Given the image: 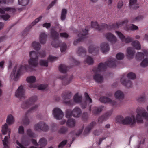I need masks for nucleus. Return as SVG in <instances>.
I'll return each mask as SVG.
<instances>
[{"label":"nucleus","mask_w":148,"mask_h":148,"mask_svg":"<svg viewBox=\"0 0 148 148\" xmlns=\"http://www.w3.org/2000/svg\"><path fill=\"white\" fill-rule=\"evenodd\" d=\"M99 49V47L97 46H90L88 48V52L89 53H93L94 54L98 52Z\"/></svg>","instance_id":"bb28decb"},{"label":"nucleus","mask_w":148,"mask_h":148,"mask_svg":"<svg viewBox=\"0 0 148 148\" xmlns=\"http://www.w3.org/2000/svg\"><path fill=\"white\" fill-rule=\"evenodd\" d=\"M145 56H148V50H144L143 51V52H138L136 55V58L137 59L144 58Z\"/></svg>","instance_id":"aec40b11"},{"label":"nucleus","mask_w":148,"mask_h":148,"mask_svg":"<svg viewBox=\"0 0 148 148\" xmlns=\"http://www.w3.org/2000/svg\"><path fill=\"white\" fill-rule=\"evenodd\" d=\"M130 5L132 8L136 9L139 7L137 0H130Z\"/></svg>","instance_id":"7c9ffc66"},{"label":"nucleus","mask_w":148,"mask_h":148,"mask_svg":"<svg viewBox=\"0 0 148 148\" xmlns=\"http://www.w3.org/2000/svg\"><path fill=\"white\" fill-rule=\"evenodd\" d=\"M31 46L36 50H39L41 47V45L39 43L36 41H34L32 43Z\"/></svg>","instance_id":"4c0bfd02"},{"label":"nucleus","mask_w":148,"mask_h":148,"mask_svg":"<svg viewBox=\"0 0 148 148\" xmlns=\"http://www.w3.org/2000/svg\"><path fill=\"white\" fill-rule=\"evenodd\" d=\"M15 11V9L13 8L10 7H6L3 9H2L0 8V13L3 14L5 12L11 14L13 13Z\"/></svg>","instance_id":"412c9836"},{"label":"nucleus","mask_w":148,"mask_h":148,"mask_svg":"<svg viewBox=\"0 0 148 148\" xmlns=\"http://www.w3.org/2000/svg\"><path fill=\"white\" fill-rule=\"evenodd\" d=\"M67 141L66 140H64L59 145L58 147H61L64 146L67 143Z\"/></svg>","instance_id":"774afa93"},{"label":"nucleus","mask_w":148,"mask_h":148,"mask_svg":"<svg viewBox=\"0 0 148 148\" xmlns=\"http://www.w3.org/2000/svg\"><path fill=\"white\" fill-rule=\"evenodd\" d=\"M29 0H18L19 4L23 6H25L28 3Z\"/></svg>","instance_id":"3c124183"},{"label":"nucleus","mask_w":148,"mask_h":148,"mask_svg":"<svg viewBox=\"0 0 148 148\" xmlns=\"http://www.w3.org/2000/svg\"><path fill=\"white\" fill-rule=\"evenodd\" d=\"M107 119L105 116L104 115H103L100 117L98 119V121L99 122L101 123L103 122V121Z\"/></svg>","instance_id":"052dcab7"},{"label":"nucleus","mask_w":148,"mask_h":148,"mask_svg":"<svg viewBox=\"0 0 148 148\" xmlns=\"http://www.w3.org/2000/svg\"><path fill=\"white\" fill-rule=\"evenodd\" d=\"M31 141L35 146H38L39 145L41 147L46 146L47 144V140L43 138H41L39 140L38 143L36 140L33 139H26L25 137H23L21 139V143L26 146L29 145L30 144Z\"/></svg>","instance_id":"7ed1b4c3"},{"label":"nucleus","mask_w":148,"mask_h":148,"mask_svg":"<svg viewBox=\"0 0 148 148\" xmlns=\"http://www.w3.org/2000/svg\"><path fill=\"white\" fill-rule=\"evenodd\" d=\"M124 54L121 53H118L116 56V59L119 60L123 59L124 58Z\"/></svg>","instance_id":"603ef678"},{"label":"nucleus","mask_w":148,"mask_h":148,"mask_svg":"<svg viewBox=\"0 0 148 148\" xmlns=\"http://www.w3.org/2000/svg\"><path fill=\"white\" fill-rule=\"evenodd\" d=\"M82 114L81 109L78 107H75L72 111L70 110H66V116L69 118L72 116L78 118Z\"/></svg>","instance_id":"423d86ee"},{"label":"nucleus","mask_w":148,"mask_h":148,"mask_svg":"<svg viewBox=\"0 0 148 148\" xmlns=\"http://www.w3.org/2000/svg\"><path fill=\"white\" fill-rule=\"evenodd\" d=\"M72 96V94L69 92L63 93L62 95V97L63 99V102L66 104L73 105L72 100H69Z\"/></svg>","instance_id":"9d476101"},{"label":"nucleus","mask_w":148,"mask_h":148,"mask_svg":"<svg viewBox=\"0 0 148 148\" xmlns=\"http://www.w3.org/2000/svg\"><path fill=\"white\" fill-rule=\"evenodd\" d=\"M42 18V16H40L39 18L35 19V20L32 22V25L34 26L35 25L41 20Z\"/></svg>","instance_id":"13d9d810"},{"label":"nucleus","mask_w":148,"mask_h":148,"mask_svg":"<svg viewBox=\"0 0 148 148\" xmlns=\"http://www.w3.org/2000/svg\"><path fill=\"white\" fill-rule=\"evenodd\" d=\"M45 123L43 122L38 123L34 126V129L37 131L42 130L43 131V128L45 126Z\"/></svg>","instance_id":"a878e982"},{"label":"nucleus","mask_w":148,"mask_h":148,"mask_svg":"<svg viewBox=\"0 0 148 148\" xmlns=\"http://www.w3.org/2000/svg\"><path fill=\"white\" fill-rule=\"evenodd\" d=\"M18 131L19 134H23L24 133V129L22 126H20L18 128Z\"/></svg>","instance_id":"e2e57ef3"},{"label":"nucleus","mask_w":148,"mask_h":148,"mask_svg":"<svg viewBox=\"0 0 148 148\" xmlns=\"http://www.w3.org/2000/svg\"><path fill=\"white\" fill-rule=\"evenodd\" d=\"M95 124L96 123L95 122H93L91 123L87 127L85 130L84 132L85 134H88Z\"/></svg>","instance_id":"473e14b6"},{"label":"nucleus","mask_w":148,"mask_h":148,"mask_svg":"<svg viewBox=\"0 0 148 148\" xmlns=\"http://www.w3.org/2000/svg\"><path fill=\"white\" fill-rule=\"evenodd\" d=\"M82 34H79L78 35V37H79L78 40H75L74 42V44L75 45H77L78 43L81 42L83 39L86 37L85 36L88 34V31L87 30H82Z\"/></svg>","instance_id":"2eb2a0df"},{"label":"nucleus","mask_w":148,"mask_h":148,"mask_svg":"<svg viewBox=\"0 0 148 148\" xmlns=\"http://www.w3.org/2000/svg\"><path fill=\"white\" fill-rule=\"evenodd\" d=\"M131 45L137 50L140 49L141 48V46L140 42L137 40L133 41L131 43Z\"/></svg>","instance_id":"c756f323"},{"label":"nucleus","mask_w":148,"mask_h":148,"mask_svg":"<svg viewBox=\"0 0 148 148\" xmlns=\"http://www.w3.org/2000/svg\"><path fill=\"white\" fill-rule=\"evenodd\" d=\"M66 44L63 43L60 46V50L61 52H63L65 51L66 49Z\"/></svg>","instance_id":"4d7b16f0"},{"label":"nucleus","mask_w":148,"mask_h":148,"mask_svg":"<svg viewBox=\"0 0 148 148\" xmlns=\"http://www.w3.org/2000/svg\"><path fill=\"white\" fill-rule=\"evenodd\" d=\"M57 59V58L55 57L54 56H53L51 55H50L49 56V57L48 58V60L52 61L54 60H56Z\"/></svg>","instance_id":"0e129e2a"},{"label":"nucleus","mask_w":148,"mask_h":148,"mask_svg":"<svg viewBox=\"0 0 148 148\" xmlns=\"http://www.w3.org/2000/svg\"><path fill=\"white\" fill-rule=\"evenodd\" d=\"M27 134L30 137H34L35 136V134L32 132L30 130H27Z\"/></svg>","instance_id":"bf43d9fd"},{"label":"nucleus","mask_w":148,"mask_h":148,"mask_svg":"<svg viewBox=\"0 0 148 148\" xmlns=\"http://www.w3.org/2000/svg\"><path fill=\"white\" fill-rule=\"evenodd\" d=\"M67 13V10L65 9L62 10L61 12V19L62 20H64L65 19L66 15Z\"/></svg>","instance_id":"a18cd8bd"},{"label":"nucleus","mask_w":148,"mask_h":148,"mask_svg":"<svg viewBox=\"0 0 148 148\" xmlns=\"http://www.w3.org/2000/svg\"><path fill=\"white\" fill-rule=\"evenodd\" d=\"M2 134H6L8 132V135L5 136L4 138L2 140L3 144V148H9V139L10 138V134L11 132V130L10 128H8V125L7 123H5L2 127Z\"/></svg>","instance_id":"20e7f679"},{"label":"nucleus","mask_w":148,"mask_h":148,"mask_svg":"<svg viewBox=\"0 0 148 148\" xmlns=\"http://www.w3.org/2000/svg\"><path fill=\"white\" fill-rule=\"evenodd\" d=\"M60 36L61 37L67 38L68 37L69 35L66 33H62L60 34Z\"/></svg>","instance_id":"69168bd1"},{"label":"nucleus","mask_w":148,"mask_h":148,"mask_svg":"<svg viewBox=\"0 0 148 148\" xmlns=\"http://www.w3.org/2000/svg\"><path fill=\"white\" fill-rule=\"evenodd\" d=\"M127 56L129 59L133 57L135 51L134 49L131 47H128L127 49Z\"/></svg>","instance_id":"5701e85b"},{"label":"nucleus","mask_w":148,"mask_h":148,"mask_svg":"<svg viewBox=\"0 0 148 148\" xmlns=\"http://www.w3.org/2000/svg\"><path fill=\"white\" fill-rule=\"evenodd\" d=\"M67 131V129L65 127H62L60 128L59 130V133L61 134L65 133Z\"/></svg>","instance_id":"6e6d98bb"},{"label":"nucleus","mask_w":148,"mask_h":148,"mask_svg":"<svg viewBox=\"0 0 148 148\" xmlns=\"http://www.w3.org/2000/svg\"><path fill=\"white\" fill-rule=\"evenodd\" d=\"M127 77L130 79H134L136 78V75L135 73L133 72H130L127 75Z\"/></svg>","instance_id":"8fccbe9b"},{"label":"nucleus","mask_w":148,"mask_h":148,"mask_svg":"<svg viewBox=\"0 0 148 148\" xmlns=\"http://www.w3.org/2000/svg\"><path fill=\"white\" fill-rule=\"evenodd\" d=\"M115 64V61L113 60L108 61L104 64H100L97 67L93 69L94 73L93 75L94 79L97 83H101L103 81V77L101 74V72L104 71L107 66L114 67Z\"/></svg>","instance_id":"f257e3e1"},{"label":"nucleus","mask_w":148,"mask_h":148,"mask_svg":"<svg viewBox=\"0 0 148 148\" xmlns=\"http://www.w3.org/2000/svg\"><path fill=\"white\" fill-rule=\"evenodd\" d=\"M51 25L50 23H44L43 25V27H46L47 28H49L51 26Z\"/></svg>","instance_id":"338daca9"},{"label":"nucleus","mask_w":148,"mask_h":148,"mask_svg":"<svg viewBox=\"0 0 148 148\" xmlns=\"http://www.w3.org/2000/svg\"><path fill=\"white\" fill-rule=\"evenodd\" d=\"M103 107L101 106L99 107H96L94 108L93 110V112L95 114H97L99 112H100L102 110Z\"/></svg>","instance_id":"c03bdc74"},{"label":"nucleus","mask_w":148,"mask_h":148,"mask_svg":"<svg viewBox=\"0 0 148 148\" xmlns=\"http://www.w3.org/2000/svg\"><path fill=\"white\" fill-rule=\"evenodd\" d=\"M28 62L29 65L32 67H36L38 64V59H29Z\"/></svg>","instance_id":"b1692460"},{"label":"nucleus","mask_w":148,"mask_h":148,"mask_svg":"<svg viewBox=\"0 0 148 148\" xmlns=\"http://www.w3.org/2000/svg\"><path fill=\"white\" fill-rule=\"evenodd\" d=\"M51 37L53 39L52 42V46L54 47H58L60 43L58 40L59 34L56 31L53 29H51Z\"/></svg>","instance_id":"0eeeda50"},{"label":"nucleus","mask_w":148,"mask_h":148,"mask_svg":"<svg viewBox=\"0 0 148 148\" xmlns=\"http://www.w3.org/2000/svg\"><path fill=\"white\" fill-rule=\"evenodd\" d=\"M114 97L117 99L119 100H122L124 99V95L122 91L117 90L114 94Z\"/></svg>","instance_id":"6ab92c4d"},{"label":"nucleus","mask_w":148,"mask_h":148,"mask_svg":"<svg viewBox=\"0 0 148 148\" xmlns=\"http://www.w3.org/2000/svg\"><path fill=\"white\" fill-rule=\"evenodd\" d=\"M23 124L25 125H27L29 124V121L28 117L27 116H25L23 119Z\"/></svg>","instance_id":"09e8293b"},{"label":"nucleus","mask_w":148,"mask_h":148,"mask_svg":"<svg viewBox=\"0 0 148 148\" xmlns=\"http://www.w3.org/2000/svg\"><path fill=\"white\" fill-rule=\"evenodd\" d=\"M99 49L103 53H106L110 49L109 45L107 42H102L100 44Z\"/></svg>","instance_id":"a211bd4d"},{"label":"nucleus","mask_w":148,"mask_h":148,"mask_svg":"<svg viewBox=\"0 0 148 148\" xmlns=\"http://www.w3.org/2000/svg\"><path fill=\"white\" fill-rule=\"evenodd\" d=\"M99 100L102 103H108L113 106L117 107L119 106L116 101L112 100L110 99L105 97H101Z\"/></svg>","instance_id":"4468645a"},{"label":"nucleus","mask_w":148,"mask_h":148,"mask_svg":"<svg viewBox=\"0 0 148 148\" xmlns=\"http://www.w3.org/2000/svg\"><path fill=\"white\" fill-rule=\"evenodd\" d=\"M140 66L143 67H145L148 66V58L144 59L140 64Z\"/></svg>","instance_id":"37998d69"},{"label":"nucleus","mask_w":148,"mask_h":148,"mask_svg":"<svg viewBox=\"0 0 148 148\" xmlns=\"http://www.w3.org/2000/svg\"><path fill=\"white\" fill-rule=\"evenodd\" d=\"M73 78V77H71V78L63 80L62 81V84L64 85H66L69 84L72 80Z\"/></svg>","instance_id":"864d4df0"},{"label":"nucleus","mask_w":148,"mask_h":148,"mask_svg":"<svg viewBox=\"0 0 148 148\" xmlns=\"http://www.w3.org/2000/svg\"><path fill=\"white\" fill-rule=\"evenodd\" d=\"M116 33L121 42L123 43H128L131 42L132 40V37L130 36L125 37L123 34L119 31H116Z\"/></svg>","instance_id":"6e6552de"},{"label":"nucleus","mask_w":148,"mask_h":148,"mask_svg":"<svg viewBox=\"0 0 148 148\" xmlns=\"http://www.w3.org/2000/svg\"><path fill=\"white\" fill-rule=\"evenodd\" d=\"M120 81L122 84L127 88L131 87L132 86V83L130 80L126 81V77L124 76H122L120 79Z\"/></svg>","instance_id":"dca6fc26"},{"label":"nucleus","mask_w":148,"mask_h":148,"mask_svg":"<svg viewBox=\"0 0 148 148\" xmlns=\"http://www.w3.org/2000/svg\"><path fill=\"white\" fill-rule=\"evenodd\" d=\"M40 65L42 66L47 67L48 66V61L45 60H41L39 61Z\"/></svg>","instance_id":"49530a36"},{"label":"nucleus","mask_w":148,"mask_h":148,"mask_svg":"<svg viewBox=\"0 0 148 148\" xmlns=\"http://www.w3.org/2000/svg\"><path fill=\"white\" fill-rule=\"evenodd\" d=\"M53 116L56 119L59 120L62 119L63 116V113L59 108H56L52 110Z\"/></svg>","instance_id":"9b49d317"},{"label":"nucleus","mask_w":148,"mask_h":148,"mask_svg":"<svg viewBox=\"0 0 148 148\" xmlns=\"http://www.w3.org/2000/svg\"><path fill=\"white\" fill-rule=\"evenodd\" d=\"M128 22V20L127 18H125L123 20L121 21L116 23L115 27L116 28H118L123 25L124 24H127Z\"/></svg>","instance_id":"c9c22d12"},{"label":"nucleus","mask_w":148,"mask_h":148,"mask_svg":"<svg viewBox=\"0 0 148 148\" xmlns=\"http://www.w3.org/2000/svg\"><path fill=\"white\" fill-rule=\"evenodd\" d=\"M82 100V96L78 94H76L73 97V101L72 102L73 103V104L75 103H79Z\"/></svg>","instance_id":"c85d7f7f"},{"label":"nucleus","mask_w":148,"mask_h":148,"mask_svg":"<svg viewBox=\"0 0 148 148\" xmlns=\"http://www.w3.org/2000/svg\"><path fill=\"white\" fill-rule=\"evenodd\" d=\"M37 99V97L34 96L31 97L29 99L23 103L21 105V107L22 108H25L29 107L30 105L36 101Z\"/></svg>","instance_id":"ddd939ff"},{"label":"nucleus","mask_w":148,"mask_h":148,"mask_svg":"<svg viewBox=\"0 0 148 148\" xmlns=\"http://www.w3.org/2000/svg\"><path fill=\"white\" fill-rule=\"evenodd\" d=\"M60 71L63 73H65L67 71V68L64 64H61L59 67Z\"/></svg>","instance_id":"79ce46f5"},{"label":"nucleus","mask_w":148,"mask_h":148,"mask_svg":"<svg viewBox=\"0 0 148 148\" xmlns=\"http://www.w3.org/2000/svg\"><path fill=\"white\" fill-rule=\"evenodd\" d=\"M27 82L33 85L34 84H32L35 82L36 81V78L34 76H30L28 77L26 79Z\"/></svg>","instance_id":"58836bf2"},{"label":"nucleus","mask_w":148,"mask_h":148,"mask_svg":"<svg viewBox=\"0 0 148 148\" xmlns=\"http://www.w3.org/2000/svg\"><path fill=\"white\" fill-rule=\"evenodd\" d=\"M29 69L27 64L24 63L16 65L10 75V78L15 81L18 80L22 72L27 71Z\"/></svg>","instance_id":"f03ea898"},{"label":"nucleus","mask_w":148,"mask_h":148,"mask_svg":"<svg viewBox=\"0 0 148 148\" xmlns=\"http://www.w3.org/2000/svg\"><path fill=\"white\" fill-rule=\"evenodd\" d=\"M39 55L42 57H43L45 56V52H43L42 54H41L40 53H37L35 51H31L29 52L30 59H38V56H39Z\"/></svg>","instance_id":"f3484780"},{"label":"nucleus","mask_w":148,"mask_h":148,"mask_svg":"<svg viewBox=\"0 0 148 148\" xmlns=\"http://www.w3.org/2000/svg\"><path fill=\"white\" fill-rule=\"evenodd\" d=\"M85 97L86 100L87 102L88 103H91L92 102V101L90 97L88 94L87 93L85 94Z\"/></svg>","instance_id":"5fc2aeb1"},{"label":"nucleus","mask_w":148,"mask_h":148,"mask_svg":"<svg viewBox=\"0 0 148 148\" xmlns=\"http://www.w3.org/2000/svg\"><path fill=\"white\" fill-rule=\"evenodd\" d=\"M47 35L44 32L40 34L39 36V41L42 44L45 43L47 38Z\"/></svg>","instance_id":"4be33fe9"},{"label":"nucleus","mask_w":148,"mask_h":148,"mask_svg":"<svg viewBox=\"0 0 148 148\" xmlns=\"http://www.w3.org/2000/svg\"><path fill=\"white\" fill-rule=\"evenodd\" d=\"M84 62L87 64L91 65L93 63L94 60L92 57L87 56L84 60Z\"/></svg>","instance_id":"e433bc0d"},{"label":"nucleus","mask_w":148,"mask_h":148,"mask_svg":"<svg viewBox=\"0 0 148 148\" xmlns=\"http://www.w3.org/2000/svg\"><path fill=\"white\" fill-rule=\"evenodd\" d=\"M124 29L127 31H135L139 29L138 27L137 26L133 24H130L128 26H126L124 28Z\"/></svg>","instance_id":"cd10ccee"},{"label":"nucleus","mask_w":148,"mask_h":148,"mask_svg":"<svg viewBox=\"0 0 148 148\" xmlns=\"http://www.w3.org/2000/svg\"><path fill=\"white\" fill-rule=\"evenodd\" d=\"M0 17L3 20L6 21L8 20L10 17V16L8 14L1 15Z\"/></svg>","instance_id":"680f3d73"},{"label":"nucleus","mask_w":148,"mask_h":148,"mask_svg":"<svg viewBox=\"0 0 148 148\" xmlns=\"http://www.w3.org/2000/svg\"><path fill=\"white\" fill-rule=\"evenodd\" d=\"M14 118L12 115L10 114L8 116L6 119L7 123L9 125L12 124L14 123Z\"/></svg>","instance_id":"f704fd0d"},{"label":"nucleus","mask_w":148,"mask_h":148,"mask_svg":"<svg viewBox=\"0 0 148 148\" xmlns=\"http://www.w3.org/2000/svg\"><path fill=\"white\" fill-rule=\"evenodd\" d=\"M91 26L98 31H100L103 29L104 27L102 25H99L98 23L96 21H92L91 23Z\"/></svg>","instance_id":"393cba45"},{"label":"nucleus","mask_w":148,"mask_h":148,"mask_svg":"<svg viewBox=\"0 0 148 148\" xmlns=\"http://www.w3.org/2000/svg\"><path fill=\"white\" fill-rule=\"evenodd\" d=\"M25 90L23 86L21 85L15 92V96L21 99L25 97Z\"/></svg>","instance_id":"1a4fd4ad"},{"label":"nucleus","mask_w":148,"mask_h":148,"mask_svg":"<svg viewBox=\"0 0 148 148\" xmlns=\"http://www.w3.org/2000/svg\"><path fill=\"white\" fill-rule=\"evenodd\" d=\"M77 52L79 55H84L85 54L86 51L84 48L81 47L78 48Z\"/></svg>","instance_id":"de8ad7c7"},{"label":"nucleus","mask_w":148,"mask_h":148,"mask_svg":"<svg viewBox=\"0 0 148 148\" xmlns=\"http://www.w3.org/2000/svg\"><path fill=\"white\" fill-rule=\"evenodd\" d=\"M105 37L107 40L112 44H114L118 40L116 37L110 33H108L105 35Z\"/></svg>","instance_id":"f8f14e48"},{"label":"nucleus","mask_w":148,"mask_h":148,"mask_svg":"<svg viewBox=\"0 0 148 148\" xmlns=\"http://www.w3.org/2000/svg\"><path fill=\"white\" fill-rule=\"evenodd\" d=\"M47 86L44 84H40V85H30L29 86L30 88H37L39 90H43L46 88Z\"/></svg>","instance_id":"2f4dec72"},{"label":"nucleus","mask_w":148,"mask_h":148,"mask_svg":"<svg viewBox=\"0 0 148 148\" xmlns=\"http://www.w3.org/2000/svg\"><path fill=\"white\" fill-rule=\"evenodd\" d=\"M116 120L117 122L120 123L130 125H134L136 123V122H137L136 117L135 118L133 115L127 117L125 118H124L122 116H118L116 118Z\"/></svg>","instance_id":"39448f33"},{"label":"nucleus","mask_w":148,"mask_h":148,"mask_svg":"<svg viewBox=\"0 0 148 148\" xmlns=\"http://www.w3.org/2000/svg\"><path fill=\"white\" fill-rule=\"evenodd\" d=\"M136 100L140 103L144 102L146 100V95L144 94L140 95L136 98Z\"/></svg>","instance_id":"a19ab883"},{"label":"nucleus","mask_w":148,"mask_h":148,"mask_svg":"<svg viewBox=\"0 0 148 148\" xmlns=\"http://www.w3.org/2000/svg\"><path fill=\"white\" fill-rule=\"evenodd\" d=\"M67 125L70 127H72L75 126V121L73 119H71L68 120L66 122Z\"/></svg>","instance_id":"72a5a7b5"},{"label":"nucleus","mask_w":148,"mask_h":148,"mask_svg":"<svg viewBox=\"0 0 148 148\" xmlns=\"http://www.w3.org/2000/svg\"><path fill=\"white\" fill-rule=\"evenodd\" d=\"M144 17V16L143 15H138L135 18H133L131 21V22L135 23L143 19Z\"/></svg>","instance_id":"ea45409f"}]
</instances>
